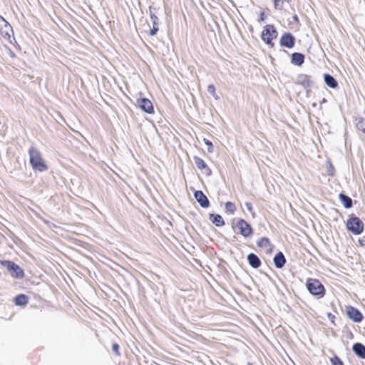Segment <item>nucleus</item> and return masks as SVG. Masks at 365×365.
Here are the masks:
<instances>
[{
  "label": "nucleus",
  "instance_id": "nucleus-14",
  "mask_svg": "<svg viewBox=\"0 0 365 365\" xmlns=\"http://www.w3.org/2000/svg\"><path fill=\"white\" fill-rule=\"evenodd\" d=\"M247 260L250 266L253 268H258L261 265V261L255 254H249L247 256Z\"/></svg>",
  "mask_w": 365,
  "mask_h": 365
},
{
  "label": "nucleus",
  "instance_id": "nucleus-13",
  "mask_svg": "<svg viewBox=\"0 0 365 365\" xmlns=\"http://www.w3.org/2000/svg\"><path fill=\"white\" fill-rule=\"evenodd\" d=\"M194 160H195V163L198 169L206 170L205 173L207 175H210L211 174L210 169L207 168V164L202 159H201L200 158H198V157H195Z\"/></svg>",
  "mask_w": 365,
  "mask_h": 365
},
{
  "label": "nucleus",
  "instance_id": "nucleus-8",
  "mask_svg": "<svg viewBox=\"0 0 365 365\" xmlns=\"http://www.w3.org/2000/svg\"><path fill=\"white\" fill-rule=\"evenodd\" d=\"M346 314L349 318L355 322H360L363 319L362 314L357 309L353 307H346Z\"/></svg>",
  "mask_w": 365,
  "mask_h": 365
},
{
  "label": "nucleus",
  "instance_id": "nucleus-10",
  "mask_svg": "<svg viewBox=\"0 0 365 365\" xmlns=\"http://www.w3.org/2000/svg\"><path fill=\"white\" fill-rule=\"evenodd\" d=\"M138 106L145 112L152 113L153 112V106L152 102L147 98H141L138 101Z\"/></svg>",
  "mask_w": 365,
  "mask_h": 365
},
{
  "label": "nucleus",
  "instance_id": "nucleus-20",
  "mask_svg": "<svg viewBox=\"0 0 365 365\" xmlns=\"http://www.w3.org/2000/svg\"><path fill=\"white\" fill-rule=\"evenodd\" d=\"M210 220L212 221L213 224H215L217 227H220L225 225V222L221 217V215L217 214H210Z\"/></svg>",
  "mask_w": 365,
  "mask_h": 365
},
{
  "label": "nucleus",
  "instance_id": "nucleus-30",
  "mask_svg": "<svg viewBox=\"0 0 365 365\" xmlns=\"http://www.w3.org/2000/svg\"><path fill=\"white\" fill-rule=\"evenodd\" d=\"M112 351L113 353H115L116 355H120L119 353V346L117 344H113L112 346Z\"/></svg>",
  "mask_w": 365,
  "mask_h": 365
},
{
  "label": "nucleus",
  "instance_id": "nucleus-26",
  "mask_svg": "<svg viewBox=\"0 0 365 365\" xmlns=\"http://www.w3.org/2000/svg\"><path fill=\"white\" fill-rule=\"evenodd\" d=\"M284 0H274V6L275 9L282 10Z\"/></svg>",
  "mask_w": 365,
  "mask_h": 365
},
{
  "label": "nucleus",
  "instance_id": "nucleus-9",
  "mask_svg": "<svg viewBox=\"0 0 365 365\" xmlns=\"http://www.w3.org/2000/svg\"><path fill=\"white\" fill-rule=\"evenodd\" d=\"M294 37L290 33H286L280 38V45L287 48H292L294 45Z\"/></svg>",
  "mask_w": 365,
  "mask_h": 365
},
{
  "label": "nucleus",
  "instance_id": "nucleus-22",
  "mask_svg": "<svg viewBox=\"0 0 365 365\" xmlns=\"http://www.w3.org/2000/svg\"><path fill=\"white\" fill-rule=\"evenodd\" d=\"M339 199L345 208H350L352 206V200L344 194H339Z\"/></svg>",
  "mask_w": 365,
  "mask_h": 365
},
{
  "label": "nucleus",
  "instance_id": "nucleus-15",
  "mask_svg": "<svg viewBox=\"0 0 365 365\" xmlns=\"http://www.w3.org/2000/svg\"><path fill=\"white\" fill-rule=\"evenodd\" d=\"M286 262V259L282 252H278L274 257V263L277 268H282Z\"/></svg>",
  "mask_w": 365,
  "mask_h": 365
},
{
  "label": "nucleus",
  "instance_id": "nucleus-5",
  "mask_svg": "<svg viewBox=\"0 0 365 365\" xmlns=\"http://www.w3.org/2000/svg\"><path fill=\"white\" fill-rule=\"evenodd\" d=\"M0 34L6 39H9L11 36L14 34L13 29L11 25L1 16Z\"/></svg>",
  "mask_w": 365,
  "mask_h": 365
},
{
  "label": "nucleus",
  "instance_id": "nucleus-6",
  "mask_svg": "<svg viewBox=\"0 0 365 365\" xmlns=\"http://www.w3.org/2000/svg\"><path fill=\"white\" fill-rule=\"evenodd\" d=\"M3 264L6 265L7 269L10 272L12 277L16 278L23 277L24 272L22 269L19 267V266L9 261H5Z\"/></svg>",
  "mask_w": 365,
  "mask_h": 365
},
{
  "label": "nucleus",
  "instance_id": "nucleus-12",
  "mask_svg": "<svg viewBox=\"0 0 365 365\" xmlns=\"http://www.w3.org/2000/svg\"><path fill=\"white\" fill-rule=\"evenodd\" d=\"M297 82L298 83L303 86L304 88H310L312 86V82L311 81L310 76L305 74L299 75L297 77Z\"/></svg>",
  "mask_w": 365,
  "mask_h": 365
},
{
  "label": "nucleus",
  "instance_id": "nucleus-3",
  "mask_svg": "<svg viewBox=\"0 0 365 365\" xmlns=\"http://www.w3.org/2000/svg\"><path fill=\"white\" fill-rule=\"evenodd\" d=\"M346 226L354 235L361 234L364 230V223L358 217H351L347 221Z\"/></svg>",
  "mask_w": 365,
  "mask_h": 365
},
{
  "label": "nucleus",
  "instance_id": "nucleus-31",
  "mask_svg": "<svg viewBox=\"0 0 365 365\" xmlns=\"http://www.w3.org/2000/svg\"><path fill=\"white\" fill-rule=\"evenodd\" d=\"M245 207H247V209L250 211V212H252V205L250 202H245Z\"/></svg>",
  "mask_w": 365,
  "mask_h": 365
},
{
  "label": "nucleus",
  "instance_id": "nucleus-7",
  "mask_svg": "<svg viewBox=\"0 0 365 365\" xmlns=\"http://www.w3.org/2000/svg\"><path fill=\"white\" fill-rule=\"evenodd\" d=\"M237 227L239 228L240 234L245 237H248L251 235L252 229L250 224L244 220H239Z\"/></svg>",
  "mask_w": 365,
  "mask_h": 365
},
{
  "label": "nucleus",
  "instance_id": "nucleus-27",
  "mask_svg": "<svg viewBox=\"0 0 365 365\" xmlns=\"http://www.w3.org/2000/svg\"><path fill=\"white\" fill-rule=\"evenodd\" d=\"M356 127L359 130L365 133V120L361 119L356 123Z\"/></svg>",
  "mask_w": 365,
  "mask_h": 365
},
{
  "label": "nucleus",
  "instance_id": "nucleus-21",
  "mask_svg": "<svg viewBox=\"0 0 365 365\" xmlns=\"http://www.w3.org/2000/svg\"><path fill=\"white\" fill-rule=\"evenodd\" d=\"M324 78L326 84L330 88H335L337 87V81L332 76L329 74H325Z\"/></svg>",
  "mask_w": 365,
  "mask_h": 365
},
{
  "label": "nucleus",
  "instance_id": "nucleus-29",
  "mask_svg": "<svg viewBox=\"0 0 365 365\" xmlns=\"http://www.w3.org/2000/svg\"><path fill=\"white\" fill-rule=\"evenodd\" d=\"M204 142L208 146V148H207L208 152L212 153V148H213L212 143L207 139H204Z\"/></svg>",
  "mask_w": 365,
  "mask_h": 365
},
{
  "label": "nucleus",
  "instance_id": "nucleus-17",
  "mask_svg": "<svg viewBox=\"0 0 365 365\" xmlns=\"http://www.w3.org/2000/svg\"><path fill=\"white\" fill-rule=\"evenodd\" d=\"M150 19L153 23V29L150 30L149 34L155 36L158 31V18L156 15L150 12Z\"/></svg>",
  "mask_w": 365,
  "mask_h": 365
},
{
  "label": "nucleus",
  "instance_id": "nucleus-2",
  "mask_svg": "<svg viewBox=\"0 0 365 365\" xmlns=\"http://www.w3.org/2000/svg\"><path fill=\"white\" fill-rule=\"evenodd\" d=\"M306 286L309 292L313 295L320 297L324 295V286L319 280L315 279H309L307 282Z\"/></svg>",
  "mask_w": 365,
  "mask_h": 365
},
{
  "label": "nucleus",
  "instance_id": "nucleus-1",
  "mask_svg": "<svg viewBox=\"0 0 365 365\" xmlns=\"http://www.w3.org/2000/svg\"><path fill=\"white\" fill-rule=\"evenodd\" d=\"M29 155L30 163L34 170L43 172L48 170V166L36 148L31 147L29 150Z\"/></svg>",
  "mask_w": 365,
  "mask_h": 365
},
{
  "label": "nucleus",
  "instance_id": "nucleus-4",
  "mask_svg": "<svg viewBox=\"0 0 365 365\" xmlns=\"http://www.w3.org/2000/svg\"><path fill=\"white\" fill-rule=\"evenodd\" d=\"M277 32L273 25H267L264 26L262 33V39L267 43L270 44L272 40L276 38Z\"/></svg>",
  "mask_w": 365,
  "mask_h": 365
},
{
  "label": "nucleus",
  "instance_id": "nucleus-28",
  "mask_svg": "<svg viewBox=\"0 0 365 365\" xmlns=\"http://www.w3.org/2000/svg\"><path fill=\"white\" fill-rule=\"evenodd\" d=\"M331 362L332 365H343L342 361L337 356H335V357L331 359Z\"/></svg>",
  "mask_w": 365,
  "mask_h": 365
},
{
  "label": "nucleus",
  "instance_id": "nucleus-23",
  "mask_svg": "<svg viewBox=\"0 0 365 365\" xmlns=\"http://www.w3.org/2000/svg\"><path fill=\"white\" fill-rule=\"evenodd\" d=\"M14 302L18 306L25 305L28 303V298L24 294H19L15 297Z\"/></svg>",
  "mask_w": 365,
  "mask_h": 365
},
{
  "label": "nucleus",
  "instance_id": "nucleus-16",
  "mask_svg": "<svg viewBox=\"0 0 365 365\" xmlns=\"http://www.w3.org/2000/svg\"><path fill=\"white\" fill-rule=\"evenodd\" d=\"M354 352L361 358H365V346L361 343H356L353 346Z\"/></svg>",
  "mask_w": 365,
  "mask_h": 365
},
{
  "label": "nucleus",
  "instance_id": "nucleus-19",
  "mask_svg": "<svg viewBox=\"0 0 365 365\" xmlns=\"http://www.w3.org/2000/svg\"><path fill=\"white\" fill-rule=\"evenodd\" d=\"M304 61V56L301 53H294L292 55V63L293 64L301 66Z\"/></svg>",
  "mask_w": 365,
  "mask_h": 365
},
{
  "label": "nucleus",
  "instance_id": "nucleus-24",
  "mask_svg": "<svg viewBox=\"0 0 365 365\" xmlns=\"http://www.w3.org/2000/svg\"><path fill=\"white\" fill-rule=\"evenodd\" d=\"M225 209H226L227 212H230V213H234L235 211L236 210V207L234 203H232L231 202H227L225 204Z\"/></svg>",
  "mask_w": 365,
  "mask_h": 365
},
{
  "label": "nucleus",
  "instance_id": "nucleus-11",
  "mask_svg": "<svg viewBox=\"0 0 365 365\" xmlns=\"http://www.w3.org/2000/svg\"><path fill=\"white\" fill-rule=\"evenodd\" d=\"M194 196L202 207H207L209 206V200L202 191H195Z\"/></svg>",
  "mask_w": 365,
  "mask_h": 365
},
{
  "label": "nucleus",
  "instance_id": "nucleus-18",
  "mask_svg": "<svg viewBox=\"0 0 365 365\" xmlns=\"http://www.w3.org/2000/svg\"><path fill=\"white\" fill-rule=\"evenodd\" d=\"M258 247L266 248L267 251H272V245L269 240L267 237H262L257 242Z\"/></svg>",
  "mask_w": 365,
  "mask_h": 365
},
{
  "label": "nucleus",
  "instance_id": "nucleus-25",
  "mask_svg": "<svg viewBox=\"0 0 365 365\" xmlns=\"http://www.w3.org/2000/svg\"><path fill=\"white\" fill-rule=\"evenodd\" d=\"M207 92L210 93L215 99H218V96L216 94L214 85L211 84L207 86Z\"/></svg>",
  "mask_w": 365,
  "mask_h": 365
}]
</instances>
